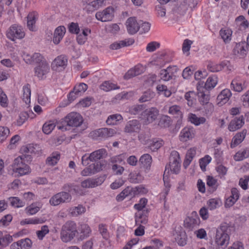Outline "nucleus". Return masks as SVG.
Wrapping results in <instances>:
<instances>
[{
    "label": "nucleus",
    "mask_w": 249,
    "mask_h": 249,
    "mask_svg": "<svg viewBox=\"0 0 249 249\" xmlns=\"http://www.w3.org/2000/svg\"><path fill=\"white\" fill-rule=\"evenodd\" d=\"M67 58L66 56L61 55L57 56L52 64V68L53 70L57 71L58 68H64L67 64Z\"/></svg>",
    "instance_id": "6ab92c4d"
},
{
    "label": "nucleus",
    "mask_w": 249,
    "mask_h": 249,
    "mask_svg": "<svg viewBox=\"0 0 249 249\" xmlns=\"http://www.w3.org/2000/svg\"><path fill=\"white\" fill-rule=\"evenodd\" d=\"M226 65V64L224 62H222L219 64L210 62L208 64L207 68L211 72H215L221 71Z\"/></svg>",
    "instance_id": "f704fd0d"
},
{
    "label": "nucleus",
    "mask_w": 249,
    "mask_h": 249,
    "mask_svg": "<svg viewBox=\"0 0 249 249\" xmlns=\"http://www.w3.org/2000/svg\"><path fill=\"white\" fill-rule=\"evenodd\" d=\"M49 65L47 61L42 62L34 69L35 75L39 78H42L43 76L49 71Z\"/></svg>",
    "instance_id": "4468645a"
},
{
    "label": "nucleus",
    "mask_w": 249,
    "mask_h": 249,
    "mask_svg": "<svg viewBox=\"0 0 249 249\" xmlns=\"http://www.w3.org/2000/svg\"><path fill=\"white\" fill-rule=\"evenodd\" d=\"M145 108L144 105H135L130 107L129 112L131 114L137 115L142 113Z\"/></svg>",
    "instance_id": "5fc2aeb1"
},
{
    "label": "nucleus",
    "mask_w": 249,
    "mask_h": 249,
    "mask_svg": "<svg viewBox=\"0 0 249 249\" xmlns=\"http://www.w3.org/2000/svg\"><path fill=\"white\" fill-rule=\"evenodd\" d=\"M231 88L236 92H241L247 88L245 81H241L239 79L236 78L234 79L231 84Z\"/></svg>",
    "instance_id": "393cba45"
},
{
    "label": "nucleus",
    "mask_w": 249,
    "mask_h": 249,
    "mask_svg": "<svg viewBox=\"0 0 249 249\" xmlns=\"http://www.w3.org/2000/svg\"><path fill=\"white\" fill-rule=\"evenodd\" d=\"M207 185L210 187L212 191H215L218 186L217 179L212 176H208L207 177Z\"/></svg>",
    "instance_id": "3c124183"
},
{
    "label": "nucleus",
    "mask_w": 249,
    "mask_h": 249,
    "mask_svg": "<svg viewBox=\"0 0 249 249\" xmlns=\"http://www.w3.org/2000/svg\"><path fill=\"white\" fill-rule=\"evenodd\" d=\"M151 135L149 131L142 132L138 136V139L141 143L146 144L149 142Z\"/></svg>",
    "instance_id": "49530a36"
},
{
    "label": "nucleus",
    "mask_w": 249,
    "mask_h": 249,
    "mask_svg": "<svg viewBox=\"0 0 249 249\" xmlns=\"http://www.w3.org/2000/svg\"><path fill=\"white\" fill-rule=\"evenodd\" d=\"M196 155V148L195 147L191 148L187 151L183 162V166L185 168H186L189 165Z\"/></svg>",
    "instance_id": "7c9ffc66"
},
{
    "label": "nucleus",
    "mask_w": 249,
    "mask_h": 249,
    "mask_svg": "<svg viewBox=\"0 0 249 249\" xmlns=\"http://www.w3.org/2000/svg\"><path fill=\"white\" fill-rule=\"evenodd\" d=\"M81 235L80 236L81 240L89 237L91 233V230L90 227L86 224H83L80 225V229Z\"/></svg>",
    "instance_id": "a19ab883"
},
{
    "label": "nucleus",
    "mask_w": 249,
    "mask_h": 249,
    "mask_svg": "<svg viewBox=\"0 0 249 249\" xmlns=\"http://www.w3.org/2000/svg\"><path fill=\"white\" fill-rule=\"evenodd\" d=\"M98 229L103 238L106 240L108 239L109 236L106 226L105 224H100L98 226Z\"/></svg>",
    "instance_id": "69168bd1"
},
{
    "label": "nucleus",
    "mask_w": 249,
    "mask_h": 249,
    "mask_svg": "<svg viewBox=\"0 0 249 249\" xmlns=\"http://www.w3.org/2000/svg\"><path fill=\"white\" fill-rule=\"evenodd\" d=\"M86 212V208L82 205H78L76 207H72L69 209V212L72 216H77L84 213Z\"/></svg>",
    "instance_id": "e433bc0d"
},
{
    "label": "nucleus",
    "mask_w": 249,
    "mask_h": 249,
    "mask_svg": "<svg viewBox=\"0 0 249 249\" xmlns=\"http://www.w3.org/2000/svg\"><path fill=\"white\" fill-rule=\"evenodd\" d=\"M122 120L123 117L121 115L115 114L109 115L106 121V123L108 125H115L116 124L117 122Z\"/></svg>",
    "instance_id": "8fccbe9b"
},
{
    "label": "nucleus",
    "mask_w": 249,
    "mask_h": 249,
    "mask_svg": "<svg viewBox=\"0 0 249 249\" xmlns=\"http://www.w3.org/2000/svg\"><path fill=\"white\" fill-rule=\"evenodd\" d=\"M222 204L221 200L219 198H211L207 201L208 208L210 210H213L220 207Z\"/></svg>",
    "instance_id": "37998d69"
},
{
    "label": "nucleus",
    "mask_w": 249,
    "mask_h": 249,
    "mask_svg": "<svg viewBox=\"0 0 249 249\" xmlns=\"http://www.w3.org/2000/svg\"><path fill=\"white\" fill-rule=\"evenodd\" d=\"M134 42L132 39L120 40L119 41L114 42L109 46V48L111 50H118L122 47L128 46L132 45Z\"/></svg>",
    "instance_id": "cd10ccee"
},
{
    "label": "nucleus",
    "mask_w": 249,
    "mask_h": 249,
    "mask_svg": "<svg viewBox=\"0 0 249 249\" xmlns=\"http://www.w3.org/2000/svg\"><path fill=\"white\" fill-rule=\"evenodd\" d=\"M231 228L228 224L223 223L216 230L215 243L223 249L225 248L229 243Z\"/></svg>",
    "instance_id": "f257e3e1"
},
{
    "label": "nucleus",
    "mask_w": 249,
    "mask_h": 249,
    "mask_svg": "<svg viewBox=\"0 0 249 249\" xmlns=\"http://www.w3.org/2000/svg\"><path fill=\"white\" fill-rule=\"evenodd\" d=\"M155 93L151 90H147L144 92L141 97L139 98V101L140 103H144L151 101L154 98Z\"/></svg>",
    "instance_id": "ea45409f"
},
{
    "label": "nucleus",
    "mask_w": 249,
    "mask_h": 249,
    "mask_svg": "<svg viewBox=\"0 0 249 249\" xmlns=\"http://www.w3.org/2000/svg\"><path fill=\"white\" fill-rule=\"evenodd\" d=\"M163 141L160 139H153L149 141L148 143V148L152 151H156L158 150L163 145Z\"/></svg>",
    "instance_id": "2f4dec72"
},
{
    "label": "nucleus",
    "mask_w": 249,
    "mask_h": 249,
    "mask_svg": "<svg viewBox=\"0 0 249 249\" xmlns=\"http://www.w3.org/2000/svg\"><path fill=\"white\" fill-rule=\"evenodd\" d=\"M169 160V164L165 167L164 174L166 172L168 173L169 170L173 174H178L180 169V159L179 153L176 151H172Z\"/></svg>",
    "instance_id": "20e7f679"
},
{
    "label": "nucleus",
    "mask_w": 249,
    "mask_h": 249,
    "mask_svg": "<svg viewBox=\"0 0 249 249\" xmlns=\"http://www.w3.org/2000/svg\"><path fill=\"white\" fill-rule=\"evenodd\" d=\"M244 119L243 116L242 115L232 120L229 125V130L230 131H234L241 128L245 123Z\"/></svg>",
    "instance_id": "a211bd4d"
},
{
    "label": "nucleus",
    "mask_w": 249,
    "mask_h": 249,
    "mask_svg": "<svg viewBox=\"0 0 249 249\" xmlns=\"http://www.w3.org/2000/svg\"><path fill=\"white\" fill-rule=\"evenodd\" d=\"M125 25L128 33L131 35L136 33L140 28V23L137 21L135 17L129 18Z\"/></svg>",
    "instance_id": "ddd939ff"
},
{
    "label": "nucleus",
    "mask_w": 249,
    "mask_h": 249,
    "mask_svg": "<svg viewBox=\"0 0 249 249\" xmlns=\"http://www.w3.org/2000/svg\"><path fill=\"white\" fill-rule=\"evenodd\" d=\"M26 18L27 19V26L29 30L32 32L36 31V23L38 18V14L35 12H31Z\"/></svg>",
    "instance_id": "dca6fc26"
},
{
    "label": "nucleus",
    "mask_w": 249,
    "mask_h": 249,
    "mask_svg": "<svg viewBox=\"0 0 249 249\" xmlns=\"http://www.w3.org/2000/svg\"><path fill=\"white\" fill-rule=\"evenodd\" d=\"M159 115V109L155 107H151L144 110L141 113L140 118L145 124H149L155 121Z\"/></svg>",
    "instance_id": "6e6552de"
},
{
    "label": "nucleus",
    "mask_w": 249,
    "mask_h": 249,
    "mask_svg": "<svg viewBox=\"0 0 249 249\" xmlns=\"http://www.w3.org/2000/svg\"><path fill=\"white\" fill-rule=\"evenodd\" d=\"M10 133L9 128L5 126H0V142L5 141Z\"/></svg>",
    "instance_id": "680f3d73"
},
{
    "label": "nucleus",
    "mask_w": 249,
    "mask_h": 249,
    "mask_svg": "<svg viewBox=\"0 0 249 249\" xmlns=\"http://www.w3.org/2000/svg\"><path fill=\"white\" fill-rule=\"evenodd\" d=\"M116 131L114 129L107 128H101L91 132L90 135L93 139H97L98 138H106L112 137Z\"/></svg>",
    "instance_id": "9b49d317"
},
{
    "label": "nucleus",
    "mask_w": 249,
    "mask_h": 249,
    "mask_svg": "<svg viewBox=\"0 0 249 249\" xmlns=\"http://www.w3.org/2000/svg\"><path fill=\"white\" fill-rule=\"evenodd\" d=\"M200 223V220L197 215L195 213V216H189L184 220V225L185 226L192 228L196 225H198Z\"/></svg>",
    "instance_id": "473e14b6"
},
{
    "label": "nucleus",
    "mask_w": 249,
    "mask_h": 249,
    "mask_svg": "<svg viewBox=\"0 0 249 249\" xmlns=\"http://www.w3.org/2000/svg\"><path fill=\"white\" fill-rule=\"evenodd\" d=\"M44 222V220L42 218H29V219H25L24 220L21 221V224L22 225L24 224H41Z\"/></svg>",
    "instance_id": "4d7b16f0"
},
{
    "label": "nucleus",
    "mask_w": 249,
    "mask_h": 249,
    "mask_svg": "<svg viewBox=\"0 0 249 249\" xmlns=\"http://www.w3.org/2000/svg\"><path fill=\"white\" fill-rule=\"evenodd\" d=\"M174 236L178 245L184 246L187 244V236L185 231L182 229L176 230Z\"/></svg>",
    "instance_id": "f3484780"
},
{
    "label": "nucleus",
    "mask_w": 249,
    "mask_h": 249,
    "mask_svg": "<svg viewBox=\"0 0 249 249\" xmlns=\"http://www.w3.org/2000/svg\"><path fill=\"white\" fill-rule=\"evenodd\" d=\"M175 69V66H169L166 69L161 70L160 72V79L165 81H168L171 79L174 75L173 70Z\"/></svg>",
    "instance_id": "412c9836"
},
{
    "label": "nucleus",
    "mask_w": 249,
    "mask_h": 249,
    "mask_svg": "<svg viewBox=\"0 0 249 249\" xmlns=\"http://www.w3.org/2000/svg\"><path fill=\"white\" fill-rule=\"evenodd\" d=\"M0 104L3 107H6L8 105V100L6 95L5 94L1 88H0Z\"/></svg>",
    "instance_id": "338daca9"
},
{
    "label": "nucleus",
    "mask_w": 249,
    "mask_h": 249,
    "mask_svg": "<svg viewBox=\"0 0 249 249\" xmlns=\"http://www.w3.org/2000/svg\"><path fill=\"white\" fill-rule=\"evenodd\" d=\"M114 8L109 6L103 11H98L95 14L96 19L102 22L111 21L114 17Z\"/></svg>",
    "instance_id": "9d476101"
},
{
    "label": "nucleus",
    "mask_w": 249,
    "mask_h": 249,
    "mask_svg": "<svg viewBox=\"0 0 249 249\" xmlns=\"http://www.w3.org/2000/svg\"><path fill=\"white\" fill-rule=\"evenodd\" d=\"M83 121L80 114L73 112L68 114L60 124H58L57 127L59 130L65 131L67 129V126L77 127L82 124Z\"/></svg>",
    "instance_id": "f03ea898"
},
{
    "label": "nucleus",
    "mask_w": 249,
    "mask_h": 249,
    "mask_svg": "<svg viewBox=\"0 0 249 249\" xmlns=\"http://www.w3.org/2000/svg\"><path fill=\"white\" fill-rule=\"evenodd\" d=\"M62 189L71 194L81 195L82 191L80 187L73 183H66L62 186Z\"/></svg>",
    "instance_id": "5701e85b"
},
{
    "label": "nucleus",
    "mask_w": 249,
    "mask_h": 249,
    "mask_svg": "<svg viewBox=\"0 0 249 249\" xmlns=\"http://www.w3.org/2000/svg\"><path fill=\"white\" fill-rule=\"evenodd\" d=\"M139 162L144 168L148 169L152 163V157L148 154H144L140 158Z\"/></svg>",
    "instance_id": "4c0bfd02"
},
{
    "label": "nucleus",
    "mask_w": 249,
    "mask_h": 249,
    "mask_svg": "<svg viewBox=\"0 0 249 249\" xmlns=\"http://www.w3.org/2000/svg\"><path fill=\"white\" fill-rule=\"evenodd\" d=\"M194 71L195 69L192 66L186 67L182 71V77L185 79H189L193 75Z\"/></svg>",
    "instance_id": "e2e57ef3"
},
{
    "label": "nucleus",
    "mask_w": 249,
    "mask_h": 249,
    "mask_svg": "<svg viewBox=\"0 0 249 249\" xmlns=\"http://www.w3.org/2000/svg\"><path fill=\"white\" fill-rule=\"evenodd\" d=\"M66 33V28L63 26L57 27L54 32L53 42L55 44H58L63 38Z\"/></svg>",
    "instance_id": "b1692460"
},
{
    "label": "nucleus",
    "mask_w": 249,
    "mask_h": 249,
    "mask_svg": "<svg viewBox=\"0 0 249 249\" xmlns=\"http://www.w3.org/2000/svg\"><path fill=\"white\" fill-rule=\"evenodd\" d=\"M211 157L209 155H206L204 158L200 159L199 165L200 168L203 171H205L206 170V167L211 162Z\"/></svg>",
    "instance_id": "bf43d9fd"
},
{
    "label": "nucleus",
    "mask_w": 249,
    "mask_h": 249,
    "mask_svg": "<svg viewBox=\"0 0 249 249\" xmlns=\"http://www.w3.org/2000/svg\"><path fill=\"white\" fill-rule=\"evenodd\" d=\"M107 155V153L106 149L101 148L97 150L90 153L91 161H96L101 159L106 158Z\"/></svg>",
    "instance_id": "a878e982"
},
{
    "label": "nucleus",
    "mask_w": 249,
    "mask_h": 249,
    "mask_svg": "<svg viewBox=\"0 0 249 249\" xmlns=\"http://www.w3.org/2000/svg\"><path fill=\"white\" fill-rule=\"evenodd\" d=\"M21 151L25 153L39 155L41 153L42 149L39 145L29 144L26 146H23Z\"/></svg>",
    "instance_id": "c85d7f7f"
},
{
    "label": "nucleus",
    "mask_w": 249,
    "mask_h": 249,
    "mask_svg": "<svg viewBox=\"0 0 249 249\" xmlns=\"http://www.w3.org/2000/svg\"><path fill=\"white\" fill-rule=\"evenodd\" d=\"M71 199V194L64 191L53 195L50 198L49 203L52 206H57L61 204L69 203Z\"/></svg>",
    "instance_id": "39448f33"
},
{
    "label": "nucleus",
    "mask_w": 249,
    "mask_h": 249,
    "mask_svg": "<svg viewBox=\"0 0 249 249\" xmlns=\"http://www.w3.org/2000/svg\"><path fill=\"white\" fill-rule=\"evenodd\" d=\"M148 210H144L142 212L136 213V223H141L142 224H146L147 222Z\"/></svg>",
    "instance_id": "c9c22d12"
},
{
    "label": "nucleus",
    "mask_w": 249,
    "mask_h": 249,
    "mask_svg": "<svg viewBox=\"0 0 249 249\" xmlns=\"http://www.w3.org/2000/svg\"><path fill=\"white\" fill-rule=\"evenodd\" d=\"M171 124V119L167 115H164L161 117L159 123V125L162 127H168Z\"/></svg>",
    "instance_id": "052dcab7"
},
{
    "label": "nucleus",
    "mask_w": 249,
    "mask_h": 249,
    "mask_svg": "<svg viewBox=\"0 0 249 249\" xmlns=\"http://www.w3.org/2000/svg\"><path fill=\"white\" fill-rule=\"evenodd\" d=\"M100 88L105 91H108L112 89H119V87L108 81H105L101 84Z\"/></svg>",
    "instance_id": "603ef678"
},
{
    "label": "nucleus",
    "mask_w": 249,
    "mask_h": 249,
    "mask_svg": "<svg viewBox=\"0 0 249 249\" xmlns=\"http://www.w3.org/2000/svg\"><path fill=\"white\" fill-rule=\"evenodd\" d=\"M55 126L54 124L51 122L46 123L43 125L42 131L44 133L49 134L54 128Z\"/></svg>",
    "instance_id": "0e129e2a"
},
{
    "label": "nucleus",
    "mask_w": 249,
    "mask_h": 249,
    "mask_svg": "<svg viewBox=\"0 0 249 249\" xmlns=\"http://www.w3.org/2000/svg\"><path fill=\"white\" fill-rule=\"evenodd\" d=\"M168 112L171 115H175L177 118H181L182 116L180 107L177 105L170 107Z\"/></svg>",
    "instance_id": "864d4df0"
},
{
    "label": "nucleus",
    "mask_w": 249,
    "mask_h": 249,
    "mask_svg": "<svg viewBox=\"0 0 249 249\" xmlns=\"http://www.w3.org/2000/svg\"><path fill=\"white\" fill-rule=\"evenodd\" d=\"M11 205L16 208L23 207L25 203L20 200L17 197H11L9 198Z\"/></svg>",
    "instance_id": "6e6d98bb"
},
{
    "label": "nucleus",
    "mask_w": 249,
    "mask_h": 249,
    "mask_svg": "<svg viewBox=\"0 0 249 249\" xmlns=\"http://www.w3.org/2000/svg\"><path fill=\"white\" fill-rule=\"evenodd\" d=\"M22 99L26 103H30L31 97V89L29 84H27L22 88Z\"/></svg>",
    "instance_id": "79ce46f5"
},
{
    "label": "nucleus",
    "mask_w": 249,
    "mask_h": 249,
    "mask_svg": "<svg viewBox=\"0 0 249 249\" xmlns=\"http://www.w3.org/2000/svg\"><path fill=\"white\" fill-rule=\"evenodd\" d=\"M77 225L73 221H68L62 227L60 238L63 242L71 241L77 234Z\"/></svg>",
    "instance_id": "7ed1b4c3"
},
{
    "label": "nucleus",
    "mask_w": 249,
    "mask_h": 249,
    "mask_svg": "<svg viewBox=\"0 0 249 249\" xmlns=\"http://www.w3.org/2000/svg\"><path fill=\"white\" fill-rule=\"evenodd\" d=\"M195 135V130L193 127H186L180 133V140L182 142H186L193 138Z\"/></svg>",
    "instance_id": "2eb2a0df"
},
{
    "label": "nucleus",
    "mask_w": 249,
    "mask_h": 249,
    "mask_svg": "<svg viewBox=\"0 0 249 249\" xmlns=\"http://www.w3.org/2000/svg\"><path fill=\"white\" fill-rule=\"evenodd\" d=\"M231 96V93L230 89H224L221 91L217 97V104L222 106L226 103Z\"/></svg>",
    "instance_id": "4be33fe9"
},
{
    "label": "nucleus",
    "mask_w": 249,
    "mask_h": 249,
    "mask_svg": "<svg viewBox=\"0 0 249 249\" xmlns=\"http://www.w3.org/2000/svg\"><path fill=\"white\" fill-rule=\"evenodd\" d=\"M60 154L58 152H54L47 158L46 163L49 165H54L56 164L60 159Z\"/></svg>",
    "instance_id": "c03bdc74"
},
{
    "label": "nucleus",
    "mask_w": 249,
    "mask_h": 249,
    "mask_svg": "<svg viewBox=\"0 0 249 249\" xmlns=\"http://www.w3.org/2000/svg\"><path fill=\"white\" fill-rule=\"evenodd\" d=\"M189 118L190 121L196 125L203 124L206 122V119L204 117H198L194 114H189Z\"/></svg>",
    "instance_id": "a18cd8bd"
},
{
    "label": "nucleus",
    "mask_w": 249,
    "mask_h": 249,
    "mask_svg": "<svg viewBox=\"0 0 249 249\" xmlns=\"http://www.w3.org/2000/svg\"><path fill=\"white\" fill-rule=\"evenodd\" d=\"M232 31L230 29H221L220 35L225 43L229 42L231 40Z\"/></svg>",
    "instance_id": "de8ad7c7"
},
{
    "label": "nucleus",
    "mask_w": 249,
    "mask_h": 249,
    "mask_svg": "<svg viewBox=\"0 0 249 249\" xmlns=\"http://www.w3.org/2000/svg\"><path fill=\"white\" fill-rule=\"evenodd\" d=\"M23 28L18 24H13L8 29L6 36L7 38L13 41L16 39H20L25 36Z\"/></svg>",
    "instance_id": "0eeeda50"
},
{
    "label": "nucleus",
    "mask_w": 249,
    "mask_h": 249,
    "mask_svg": "<svg viewBox=\"0 0 249 249\" xmlns=\"http://www.w3.org/2000/svg\"><path fill=\"white\" fill-rule=\"evenodd\" d=\"M141 128V124L137 120L129 121L125 124L124 132L130 134L139 133Z\"/></svg>",
    "instance_id": "f8f14e48"
},
{
    "label": "nucleus",
    "mask_w": 249,
    "mask_h": 249,
    "mask_svg": "<svg viewBox=\"0 0 249 249\" xmlns=\"http://www.w3.org/2000/svg\"><path fill=\"white\" fill-rule=\"evenodd\" d=\"M249 157V147L243 148L238 151L234 156L235 161H241Z\"/></svg>",
    "instance_id": "72a5a7b5"
},
{
    "label": "nucleus",
    "mask_w": 249,
    "mask_h": 249,
    "mask_svg": "<svg viewBox=\"0 0 249 249\" xmlns=\"http://www.w3.org/2000/svg\"><path fill=\"white\" fill-rule=\"evenodd\" d=\"M88 89V85L84 83H81L78 85L74 87L73 90L77 95L80 96L82 93L85 92Z\"/></svg>",
    "instance_id": "13d9d810"
},
{
    "label": "nucleus",
    "mask_w": 249,
    "mask_h": 249,
    "mask_svg": "<svg viewBox=\"0 0 249 249\" xmlns=\"http://www.w3.org/2000/svg\"><path fill=\"white\" fill-rule=\"evenodd\" d=\"M247 133V130L243 129L242 131L236 133L232 139L231 147L232 148H234L241 143L245 139Z\"/></svg>",
    "instance_id": "aec40b11"
},
{
    "label": "nucleus",
    "mask_w": 249,
    "mask_h": 249,
    "mask_svg": "<svg viewBox=\"0 0 249 249\" xmlns=\"http://www.w3.org/2000/svg\"><path fill=\"white\" fill-rule=\"evenodd\" d=\"M147 192V190L142 186H138L134 188L128 186L117 196L116 200L118 201H122L127 196L133 197L138 193H145Z\"/></svg>",
    "instance_id": "423d86ee"
},
{
    "label": "nucleus",
    "mask_w": 249,
    "mask_h": 249,
    "mask_svg": "<svg viewBox=\"0 0 249 249\" xmlns=\"http://www.w3.org/2000/svg\"><path fill=\"white\" fill-rule=\"evenodd\" d=\"M198 97L199 102L201 105L204 106L209 102L210 96L208 93H205L203 89L201 90L200 89H197Z\"/></svg>",
    "instance_id": "58836bf2"
},
{
    "label": "nucleus",
    "mask_w": 249,
    "mask_h": 249,
    "mask_svg": "<svg viewBox=\"0 0 249 249\" xmlns=\"http://www.w3.org/2000/svg\"><path fill=\"white\" fill-rule=\"evenodd\" d=\"M155 10L158 17L161 18L165 17L166 15V8L164 5L158 4L155 7Z\"/></svg>",
    "instance_id": "774afa93"
},
{
    "label": "nucleus",
    "mask_w": 249,
    "mask_h": 249,
    "mask_svg": "<svg viewBox=\"0 0 249 249\" xmlns=\"http://www.w3.org/2000/svg\"><path fill=\"white\" fill-rule=\"evenodd\" d=\"M32 242L29 238L21 239L12 244V246L16 247L17 249H29L32 246Z\"/></svg>",
    "instance_id": "bb28decb"
},
{
    "label": "nucleus",
    "mask_w": 249,
    "mask_h": 249,
    "mask_svg": "<svg viewBox=\"0 0 249 249\" xmlns=\"http://www.w3.org/2000/svg\"><path fill=\"white\" fill-rule=\"evenodd\" d=\"M99 180V178H89L81 182V186L84 188H94L101 184L102 182Z\"/></svg>",
    "instance_id": "c756f323"
},
{
    "label": "nucleus",
    "mask_w": 249,
    "mask_h": 249,
    "mask_svg": "<svg viewBox=\"0 0 249 249\" xmlns=\"http://www.w3.org/2000/svg\"><path fill=\"white\" fill-rule=\"evenodd\" d=\"M13 171L18 176H22L30 172L29 166L23 162L20 158H17L13 163Z\"/></svg>",
    "instance_id": "1a4fd4ad"
},
{
    "label": "nucleus",
    "mask_w": 249,
    "mask_h": 249,
    "mask_svg": "<svg viewBox=\"0 0 249 249\" xmlns=\"http://www.w3.org/2000/svg\"><path fill=\"white\" fill-rule=\"evenodd\" d=\"M217 83V78L215 76L209 77L205 84L206 89H211L213 88Z\"/></svg>",
    "instance_id": "09e8293b"
}]
</instances>
